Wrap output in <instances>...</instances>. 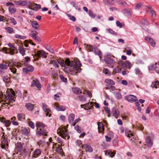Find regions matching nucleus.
I'll return each instance as SVG.
<instances>
[{
    "label": "nucleus",
    "instance_id": "nucleus-61",
    "mask_svg": "<svg viewBox=\"0 0 159 159\" xmlns=\"http://www.w3.org/2000/svg\"><path fill=\"white\" fill-rule=\"evenodd\" d=\"M150 12V13L152 17H155L156 16V14L155 12L153 10H151Z\"/></svg>",
    "mask_w": 159,
    "mask_h": 159
},
{
    "label": "nucleus",
    "instance_id": "nucleus-50",
    "mask_svg": "<svg viewBox=\"0 0 159 159\" xmlns=\"http://www.w3.org/2000/svg\"><path fill=\"white\" fill-rule=\"evenodd\" d=\"M67 16L69 18L70 20L73 21H75L76 20L75 18L73 16H71L69 14H67Z\"/></svg>",
    "mask_w": 159,
    "mask_h": 159
},
{
    "label": "nucleus",
    "instance_id": "nucleus-53",
    "mask_svg": "<svg viewBox=\"0 0 159 159\" xmlns=\"http://www.w3.org/2000/svg\"><path fill=\"white\" fill-rule=\"evenodd\" d=\"M75 129L78 133H80L81 132V128H80L78 125H76L75 127Z\"/></svg>",
    "mask_w": 159,
    "mask_h": 159
},
{
    "label": "nucleus",
    "instance_id": "nucleus-24",
    "mask_svg": "<svg viewBox=\"0 0 159 159\" xmlns=\"http://www.w3.org/2000/svg\"><path fill=\"white\" fill-rule=\"evenodd\" d=\"M31 25L35 30H38L39 27V25L38 23L35 21H33L32 22Z\"/></svg>",
    "mask_w": 159,
    "mask_h": 159
},
{
    "label": "nucleus",
    "instance_id": "nucleus-4",
    "mask_svg": "<svg viewBox=\"0 0 159 159\" xmlns=\"http://www.w3.org/2000/svg\"><path fill=\"white\" fill-rule=\"evenodd\" d=\"M46 131L44 129H40L39 128H37L36 131V134L39 136L44 135H47Z\"/></svg>",
    "mask_w": 159,
    "mask_h": 159
},
{
    "label": "nucleus",
    "instance_id": "nucleus-45",
    "mask_svg": "<svg viewBox=\"0 0 159 159\" xmlns=\"http://www.w3.org/2000/svg\"><path fill=\"white\" fill-rule=\"evenodd\" d=\"M59 77L62 81L65 83H66L67 82V79L65 78L63 75H60L59 76Z\"/></svg>",
    "mask_w": 159,
    "mask_h": 159
},
{
    "label": "nucleus",
    "instance_id": "nucleus-16",
    "mask_svg": "<svg viewBox=\"0 0 159 159\" xmlns=\"http://www.w3.org/2000/svg\"><path fill=\"white\" fill-rule=\"evenodd\" d=\"M98 129L99 133H103L104 130L103 124L101 122L98 123Z\"/></svg>",
    "mask_w": 159,
    "mask_h": 159
},
{
    "label": "nucleus",
    "instance_id": "nucleus-12",
    "mask_svg": "<svg viewBox=\"0 0 159 159\" xmlns=\"http://www.w3.org/2000/svg\"><path fill=\"white\" fill-rule=\"evenodd\" d=\"M64 67V71L67 73H70L71 75L74 74L76 75V74L79 73L80 72H77V71H74V69L70 70L69 67L66 66Z\"/></svg>",
    "mask_w": 159,
    "mask_h": 159
},
{
    "label": "nucleus",
    "instance_id": "nucleus-29",
    "mask_svg": "<svg viewBox=\"0 0 159 159\" xmlns=\"http://www.w3.org/2000/svg\"><path fill=\"white\" fill-rule=\"evenodd\" d=\"M135 74L138 75L140 76L142 75L143 73L140 69L138 68H135L134 70Z\"/></svg>",
    "mask_w": 159,
    "mask_h": 159
},
{
    "label": "nucleus",
    "instance_id": "nucleus-25",
    "mask_svg": "<svg viewBox=\"0 0 159 159\" xmlns=\"http://www.w3.org/2000/svg\"><path fill=\"white\" fill-rule=\"evenodd\" d=\"M123 13L125 14H126L128 16H131L133 14V12L131 10L129 9H125L123 10Z\"/></svg>",
    "mask_w": 159,
    "mask_h": 159
},
{
    "label": "nucleus",
    "instance_id": "nucleus-51",
    "mask_svg": "<svg viewBox=\"0 0 159 159\" xmlns=\"http://www.w3.org/2000/svg\"><path fill=\"white\" fill-rule=\"evenodd\" d=\"M8 45L9 47H11V48H10L9 49H11V50L13 51L17 50L15 46H14L11 43H9L8 44Z\"/></svg>",
    "mask_w": 159,
    "mask_h": 159
},
{
    "label": "nucleus",
    "instance_id": "nucleus-63",
    "mask_svg": "<svg viewBox=\"0 0 159 159\" xmlns=\"http://www.w3.org/2000/svg\"><path fill=\"white\" fill-rule=\"evenodd\" d=\"M104 109L107 113L108 114H111V111L107 107H104Z\"/></svg>",
    "mask_w": 159,
    "mask_h": 159
},
{
    "label": "nucleus",
    "instance_id": "nucleus-54",
    "mask_svg": "<svg viewBox=\"0 0 159 159\" xmlns=\"http://www.w3.org/2000/svg\"><path fill=\"white\" fill-rule=\"evenodd\" d=\"M127 68H129L130 69V68L132 66V65L131 63L128 61H126L125 62Z\"/></svg>",
    "mask_w": 159,
    "mask_h": 159
},
{
    "label": "nucleus",
    "instance_id": "nucleus-38",
    "mask_svg": "<svg viewBox=\"0 0 159 159\" xmlns=\"http://www.w3.org/2000/svg\"><path fill=\"white\" fill-rule=\"evenodd\" d=\"M33 7L34 8L32 10L37 11L38 9L41 8V6L40 5L37 4L36 3H34Z\"/></svg>",
    "mask_w": 159,
    "mask_h": 159
},
{
    "label": "nucleus",
    "instance_id": "nucleus-20",
    "mask_svg": "<svg viewBox=\"0 0 159 159\" xmlns=\"http://www.w3.org/2000/svg\"><path fill=\"white\" fill-rule=\"evenodd\" d=\"M94 52L96 55L99 56L100 59L102 58V52L101 51L97 48H94Z\"/></svg>",
    "mask_w": 159,
    "mask_h": 159
},
{
    "label": "nucleus",
    "instance_id": "nucleus-19",
    "mask_svg": "<svg viewBox=\"0 0 159 159\" xmlns=\"http://www.w3.org/2000/svg\"><path fill=\"white\" fill-rule=\"evenodd\" d=\"M125 134L126 136L128 137L129 138H130V140H132V141H134V139L135 137V136L130 131H125Z\"/></svg>",
    "mask_w": 159,
    "mask_h": 159
},
{
    "label": "nucleus",
    "instance_id": "nucleus-34",
    "mask_svg": "<svg viewBox=\"0 0 159 159\" xmlns=\"http://www.w3.org/2000/svg\"><path fill=\"white\" fill-rule=\"evenodd\" d=\"M56 108L58 111H64L66 109L65 107L61 106H56Z\"/></svg>",
    "mask_w": 159,
    "mask_h": 159
},
{
    "label": "nucleus",
    "instance_id": "nucleus-59",
    "mask_svg": "<svg viewBox=\"0 0 159 159\" xmlns=\"http://www.w3.org/2000/svg\"><path fill=\"white\" fill-rule=\"evenodd\" d=\"M4 124L5 126L7 127L10 125L11 124V122L9 120H6L4 121Z\"/></svg>",
    "mask_w": 159,
    "mask_h": 159
},
{
    "label": "nucleus",
    "instance_id": "nucleus-33",
    "mask_svg": "<svg viewBox=\"0 0 159 159\" xmlns=\"http://www.w3.org/2000/svg\"><path fill=\"white\" fill-rule=\"evenodd\" d=\"M28 109L30 111L32 110L34 108V105L30 103H27L25 105Z\"/></svg>",
    "mask_w": 159,
    "mask_h": 159
},
{
    "label": "nucleus",
    "instance_id": "nucleus-39",
    "mask_svg": "<svg viewBox=\"0 0 159 159\" xmlns=\"http://www.w3.org/2000/svg\"><path fill=\"white\" fill-rule=\"evenodd\" d=\"M14 37L16 39H24L26 38L25 36L21 35L19 34H16L15 35Z\"/></svg>",
    "mask_w": 159,
    "mask_h": 159
},
{
    "label": "nucleus",
    "instance_id": "nucleus-35",
    "mask_svg": "<svg viewBox=\"0 0 159 159\" xmlns=\"http://www.w3.org/2000/svg\"><path fill=\"white\" fill-rule=\"evenodd\" d=\"M22 131V133L25 135H28L30 132V130L29 129L23 128Z\"/></svg>",
    "mask_w": 159,
    "mask_h": 159
},
{
    "label": "nucleus",
    "instance_id": "nucleus-17",
    "mask_svg": "<svg viewBox=\"0 0 159 159\" xmlns=\"http://www.w3.org/2000/svg\"><path fill=\"white\" fill-rule=\"evenodd\" d=\"M112 113L115 117H116L119 114V111L117 108L113 107L112 110Z\"/></svg>",
    "mask_w": 159,
    "mask_h": 159
},
{
    "label": "nucleus",
    "instance_id": "nucleus-36",
    "mask_svg": "<svg viewBox=\"0 0 159 159\" xmlns=\"http://www.w3.org/2000/svg\"><path fill=\"white\" fill-rule=\"evenodd\" d=\"M50 63L52 64L53 66L55 67L58 68L59 66L57 62L54 60H51L50 62Z\"/></svg>",
    "mask_w": 159,
    "mask_h": 159
},
{
    "label": "nucleus",
    "instance_id": "nucleus-15",
    "mask_svg": "<svg viewBox=\"0 0 159 159\" xmlns=\"http://www.w3.org/2000/svg\"><path fill=\"white\" fill-rule=\"evenodd\" d=\"M31 86H35L38 88H40L41 87L39 81L37 79H35L33 80L32 83L31 84Z\"/></svg>",
    "mask_w": 159,
    "mask_h": 159
},
{
    "label": "nucleus",
    "instance_id": "nucleus-6",
    "mask_svg": "<svg viewBox=\"0 0 159 159\" xmlns=\"http://www.w3.org/2000/svg\"><path fill=\"white\" fill-rule=\"evenodd\" d=\"M42 152L41 150L40 149H36L33 152L32 157L33 158H37L39 157Z\"/></svg>",
    "mask_w": 159,
    "mask_h": 159
},
{
    "label": "nucleus",
    "instance_id": "nucleus-22",
    "mask_svg": "<svg viewBox=\"0 0 159 159\" xmlns=\"http://www.w3.org/2000/svg\"><path fill=\"white\" fill-rule=\"evenodd\" d=\"M146 143L147 146L149 147H151L152 145V142L151 140L150 137H148L146 138Z\"/></svg>",
    "mask_w": 159,
    "mask_h": 159
},
{
    "label": "nucleus",
    "instance_id": "nucleus-23",
    "mask_svg": "<svg viewBox=\"0 0 159 159\" xmlns=\"http://www.w3.org/2000/svg\"><path fill=\"white\" fill-rule=\"evenodd\" d=\"M157 63H156L155 64H152L148 66V69L149 70H155V71L157 69Z\"/></svg>",
    "mask_w": 159,
    "mask_h": 159
},
{
    "label": "nucleus",
    "instance_id": "nucleus-14",
    "mask_svg": "<svg viewBox=\"0 0 159 159\" xmlns=\"http://www.w3.org/2000/svg\"><path fill=\"white\" fill-rule=\"evenodd\" d=\"M145 40L148 42L153 47H154L155 46L156 43L151 38L149 37H146L145 38Z\"/></svg>",
    "mask_w": 159,
    "mask_h": 159
},
{
    "label": "nucleus",
    "instance_id": "nucleus-37",
    "mask_svg": "<svg viewBox=\"0 0 159 159\" xmlns=\"http://www.w3.org/2000/svg\"><path fill=\"white\" fill-rule=\"evenodd\" d=\"M106 31L107 32H109L110 34H113L114 35H117V33L111 29H106Z\"/></svg>",
    "mask_w": 159,
    "mask_h": 159
},
{
    "label": "nucleus",
    "instance_id": "nucleus-31",
    "mask_svg": "<svg viewBox=\"0 0 159 159\" xmlns=\"http://www.w3.org/2000/svg\"><path fill=\"white\" fill-rule=\"evenodd\" d=\"M36 127L37 129L39 128L43 129L44 127H45V125L42 123L38 122L36 123Z\"/></svg>",
    "mask_w": 159,
    "mask_h": 159
},
{
    "label": "nucleus",
    "instance_id": "nucleus-2",
    "mask_svg": "<svg viewBox=\"0 0 159 159\" xmlns=\"http://www.w3.org/2000/svg\"><path fill=\"white\" fill-rule=\"evenodd\" d=\"M66 65L70 67H73L74 71H76L77 72H80L81 70L80 68H77L75 65V62L73 61H70L69 58H67L65 60Z\"/></svg>",
    "mask_w": 159,
    "mask_h": 159
},
{
    "label": "nucleus",
    "instance_id": "nucleus-64",
    "mask_svg": "<svg viewBox=\"0 0 159 159\" xmlns=\"http://www.w3.org/2000/svg\"><path fill=\"white\" fill-rule=\"evenodd\" d=\"M116 96L118 99H120L122 98V96L120 93H117L116 94Z\"/></svg>",
    "mask_w": 159,
    "mask_h": 159
},
{
    "label": "nucleus",
    "instance_id": "nucleus-27",
    "mask_svg": "<svg viewBox=\"0 0 159 159\" xmlns=\"http://www.w3.org/2000/svg\"><path fill=\"white\" fill-rule=\"evenodd\" d=\"M115 153L116 152H112L110 150H107L105 152V154L106 155L109 156L111 157H113Z\"/></svg>",
    "mask_w": 159,
    "mask_h": 159
},
{
    "label": "nucleus",
    "instance_id": "nucleus-26",
    "mask_svg": "<svg viewBox=\"0 0 159 159\" xmlns=\"http://www.w3.org/2000/svg\"><path fill=\"white\" fill-rule=\"evenodd\" d=\"M81 106L82 107H83V106H84V108L86 110L92 109V107H93L92 105V104L91 103H88L84 105H81Z\"/></svg>",
    "mask_w": 159,
    "mask_h": 159
},
{
    "label": "nucleus",
    "instance_id": "nucleus-7",
    "mask_svg": "<svg viewBox=\"0 0 159 159\" xmlns=\"http://www.w3.org/2000/svg\"><path fill=\"white\" fill-rule=\"evenodd\" d=\"M3 139H1V145L2 149H5L6 146H8L7 141L5 139L4 135L2 136Z\"/></svg>",
    "mask_w": 159,
    "mask_h": 159
},
{
    "label": "nucleus",
    "instance_id": "nucleus-40",
    "mask_svg": "<svg viewBox=\"0 0 159 159\" xmlns=\"http://www.w3.org/2000/svg\"><path fill=\"white\" fill-rule=\"evenodd\" d=\"M58 62L59 64L62 67H65L66 66V64L65 63V61L64 60H60L58 61Z\"/></svg>",
    "mask_w": 159,
    "mask_h": 159
},
{
    "label": "nucleus",
    "instance_id": "nucleus-49",
    "mask_svg": "<svg viewBox=\"0 0 159 159\" xmlns=\"http://www.w3.org/2000/svg\"><path fill=\"white\" fill-rule=\"evenodd\" d=\"M75 65L76 66L77 68H80V67L82 66V64L80 61L79 60H77V61H76L75 64Z\"/></svg>",
    "mask_w": 159,
    "mask_h": 159
},
{
    "label": "nucleus",
    "instance_id": "nucleus-8",
    "mask_svg": "<svg viewBox=\"0 0 159 159\" xmlns=\"http://www.w3.org/2000/svg\"><path fill=\"white\" fill-rule=\"evenodd\" d=\"M105 62L107 64L110 65V66L112 68L113 65L114 64L115 62L113 58L110 57H107L105 60Z\"/></svg>",
    "mask_w": 159,
    "mask_h": 159
},
{
    "label": "nucleus",
    "instance_id": "nucleus-5",
    "mask_svg": "<svg viewBox=\"0 0 159 159\" xmlns=\"http://www.w3.org/2000/svg\"><path fill=\"white\" fill-rule=\"evenodd\" d=\"M48 54L47 53H46L43 50H39L37 51V53L35 54V55L38 57H41L43 58H46Z\"/></svg>",
    "mask_w": 159,
    "mask_h": 159
},
{
    "label": "nucleus",
    "instance_id": "nucleus-21",
    "mask_svg": "<svg viewBox=\"0 0 159 159\" xmlns=\"http://www.w3.org/2000/svg\"><path fill=\"white\" fill-rule=\"evenodd\" d=\"M86 151L89 152H91L93 151V149L89 145L84 144L83 146Z\"/></svg>",
    "mask_w": 159,
    "mask_h": 159
},
{
    "label": "nucleus",
    "instance_id": "nucleus-62",
    "mask_svg": "<svg viewBox=\"0 0 159 159\" xmlns=\"http://www.w3.org/2000/svg\"><path fill=\"white\" fill-rule=\"evenodd\" d=\"M80 120V119L79 118L76 119L73 121L72 125L73 126H75L76 124Z\"/></svg>",
    "mask_w": 159,
    "mask_h": 159
},
{
    "label": "nucleus",
    "instance_id": "nucleus-30",
    "mask_svg": "<svg viewBox=\"0 0 159 159\" xmlns=\"http://www.w3.org/2000/svg\"><path fill=\"white\" fill-rule=\"evenodd\" d=\"M18 119L20 121H22L25 119L24 115L23 113H18L17 115Z\"/></svg>",
    "mask_w": 159,
    "mask_h": 159
},
{
    "label": "nucleus",
    "instance_id": "nucleus-52",
    "mask_svg": "<svg viewBox=\"0 0 159 159\" xmlns=\"http://www.w3.org/2000/svg\"><path fill=\"white\" fill-rule=\"evenodd\" d=\"M19 52L20 54H21L22 56H24L25 55V51L23 49V48L20 47L19 48Z\"/></svg>",
    "mask_w": 159,
    "mask_h": 159
},
{
    "label": "nucleus",
    "instance_id": "nucleus-60",
    "mask_svg": "<svg viewBox=\"0 0 159 159\" xmlns=\"http://www.w3.org/2000/svg\"><path fill=\"white\" fill-rule=\"evenodd\" d=\"M29 126L32 129H34V123L32 121L29 122Z\"/></svg>",
    "mask_w": 159,
    "mask_h": 159
},
{
    "label": "nucleus",
    "instance_id": "nucleus-55",
    "mask_svg": "<svg viewBox=\"0 0 159 159\" xmlns=\"http://www.w3.org/2000/svg\"><path fill=\"white\" fill-rule=\"evenodd\" d=\"M10 70L14 74H16V68L13 67V66H11V67H10Z\"/></svg>",
    "mask_w": 159,
    "mask_h": 159
},
{
    "label": "nucleus",
    "instance_id": "nucleus-9",
    "mask_svg": "<svg viewBox=\"0 0 159 159\" xmlns=\"http://www.w3.org/2000/svg\"><path fill=\"white\" fill-rule=\"evenodd\" d=\"M142 27L143 29L148 31V29L149 22L146 19H143L142 21Z\"/></svg>",
    "mask_w": 159,
    "mask_h": 159
},
{
    "label": "nucleus",
    "instance_id": "nucleus-13",
    "mask_svg": "<svg viewBox=\"0 0 159 159\" xmlns=\"http://www.w3.org/2000/svg\"><path fill=\"white\" fill-rule=\"evenodd\" d=\"M59 132H60V135L61 136L62 138L64 139H65V137L67 136L68 133L67 130L65 128H64L62 129L61 131H59Z\"/></svg>",
    "mask_w": 159,
    "mask_h": 159
},
{
    "label": "nucleus",
    "instance_id": "nucleus-10",
    "mask_svg": "<svg viewBox=\"0 0 159 159\" xmlns=\"http://www.w3.org/2000/svg\"><path fill=\"white\" fill-rule=\"evenodd\" d=\"M9 65L6 63H3L0 64V73L2 74L4 73V71L3 70H6L7 69Z\"/></svg>",
    "mask_w": 159,
    "mask_h": 159
},
{
    "label": "nucleus",
    "instance_id": "nucleus-57",
    "mask_svg": "<svg viewBox=\"0 0 159 159\" xmlns=\"http://www.w3.org/2000/svg\"><path fill=\"white\" fill-rule=\"evenodd\" d=\"M9 33H12L13 30L12 28L8 27L5 29Z\"/></svg>",
    "mask_w": 159,
    "mask_h": 159
},
{
    "label": "nucleus",
    "instance_id": "nucleus-46",
    "mask_svg": "<svg viewBox=\"0 0 159 159\" xmlns=\"http://www.w3.org/2000/svg\"><path fill=\"white\" fill-rule=\"evenodd\" d=\"M103 72L105 74L107 75H110V72L108 69L104 68L103 70Z\"/></svg>",
    "mask_w": 159,
    "mask_h": 159
},
{
    "label": "nucleus",
    "instance_id": "nucleus-47",
    "mask_svg": "<svg viewBox=\"0 0 159 159\" xmlns=\"http://www.w3.org/2000/svg\"><path fill=\"white\" fill-rule=\"evenodd\" d=\"M76 145L80 147H82V148H83V146L82 144L81 141L80 140H78L76 142Z\"/></svg>",
    "mask_w": 159,
    "mask_h": 159
},
{
    "label": "nucleus",
    "instance_id": "nucleus-44",
    "mask_svg": "<svg viewBox=\"0 0 159 159\" xmlns=\"http://www.w3.org/2000/svg\"><path fill=\"white\" fill-rule=\"evenodd\" d=\"M86 45L87 49L89 51H92L93 49V46L91 45H87L86 44H84V45Z\"/></svg>",
    "mask_w": 159,
    "mask_h": 159
},
{
    "label": "nucleus",
    "instance_id": "nucleus-41",
    "mask_svg": "<svg viewBox=\"0 0 159 159\" xmlns=\"http://www.w3.org/2000/svg\"><path fill=\"white\" fill-rule=\"evenodd\" d=\"M9 10L10 13H15L16 11V9L12 6H10L9 7Z\"/></svg>",
    "mask_w": 159,
    "mask_h": 159
},
{
    "label": "nucleus",
    "instance_id": "nucleus-11",
    "mask_svg": "<svg viewBox=\"0 0 159 159\" xmlns=\"http://www.w3.org/2000/svg\"><path fill=\"white\" fill-rule=\"evenodd\" d=\"M125 99L129 102H132L137 100V98L135 96L130 95L125 96Z\"/></svg>",
    "mask_w": 159,
    "mask_h": 159
},
{
    "label": "nucleus",
    "instance_id": "nucleus-48",
    "mask_svg": "<svg viewBox=\"0 0 159 159\" xmlns=\"http://www.w3.org/2000/svg\"><path fill=\"white\" fill-rule=\"evenodd\" d=\"M79 99L80 101L84 102L86 100V98L84 95H82L79 97Z\"/></svg>",
    "mask_w": 159,
    "mask_h": 159
},
{
    "label": "nucleus",
    "instance_id": "nucleus-1",
    "mask_svg": "<svg viewBox=\"0 0 159 159\" xmlns=\"http://www.w3.org/2000/svg\"><path fill=\"white\" fill-rule=\"evenodd\" d=\"M7 94L8 95V97L6 98L5 102L7 104L10 105V103H13L15 101L14 99L15 93L11 89L7 92Z\"/></svg>",
    "mask_w": 159,
    "mask_h": 159
},
{
    "label": "nucleus",
    "instance_id": "nucleus-28",
    "mask_svg": "<svg viewBox=\"0 0 159 159\" xmlns=\"http://www.w3.org/2000/svg\"><path fill=\"white\" fill-rule=\"evenodd\" d=\"M105 82L109 85H114L115 83L114 81L110 79H106L105 80Z\"/></svg>",
    "mask_w": 159,
    "mask_h": 159
},
{
    "label": "nucleus",
    "instance_id": "nucleus-18",
    "mask_svg": "<svg viewBox=\"0 0 159 159\" xmlns=\"http://www.w3.org/2000/svg\"><path fill=\"white\" fill-rule=\"evenodd\" d=\"M75 115L74 114L71 113L70 114L68 117V120L69 123L72 125L73 122V120L74 119Z\"/></svg>",
    "mask_w": 159,
    "mask_h": 159
},
{
    "label": "nucleus",
    "instance_id": "nucleus-42",
    "mask_svg": "<svg viewBox=\"0 0 159 159\" xmlns=\"http://www.w3.org/2000/svg\"><path fill=\"white\" fill-rule=\"evenodd\" d=\"M56 151L59 152H61L62 151V149L61 146L60 145H57L56 147Z\"/></svg>",
    "mask_w": 159,
    "mask_h": 159
},
{
    "label": "nucleus",
    "instance_id": "nucleus-32",
    "mask_svg": "<svg viewBox=\"0 0 159 159\" xmlns=\"http://www.w3.org/2000/svg\"><path fill=\"white\" fill-rule=\"evenodd\" d=\"M72 91L73 93L77 94H80L82 93L80 89L78 88H74L72 89Z\"/></svg>",
    "mask_w": 159,
    "mask_h": 159
},
{
    "label": "nucleus",
    "instance_id": "nucleus-43",
    "mask_svg": "<svg viewBox=\"0 0 159 159\" xmlns=\"http://www.w3.org/2000/svg\"><path fill=\"white\" fill-rule=\"evenodd\" d=\"M3 81L6 83H8L10 81V78L7 76H4L3 78Z\"/></svg>",
    "mask_w": 159,
    "mask_h": 159
},
{
    "label": "nucleus",
    "instance_id": "nucleus-56",
    "mask_svg": "<svg viewBox=\"0 0 159 159\" xmlns=\"http://www.w3.org/2000/svg\"><path fill=\"white\" fill-rule=\"evenodd\" d=\"M83 93L84 94H86L89 97H91L92 95L91 93L88 90H85L84 92Z\"/></svg>",
    "mask_w": 159,
    "mask_h": 159
},
{
    "label": "nucleus",
    "instance_id": "nucleus-58",
    "mask_svg": "<svg viewBox=\"0 0 159 159\" xmlns=\"http://www.w3.org/2000/svg\"><path fill=\"white\" fill-rule=\"evenodd\" d=\"M34 4V3H32L30 1L27 2V5L28 7V8H30L31 10H32V9L31 8V7L33 6Z\"/></svg>",
    "mask_w": 159,
    "mask_h": 159
},
{
    "label": "nucleus",
    "instance_id": "nucleus-3",
    "mask_svg": "<svg viewBox=\"0 0 159 159\" xmlns=\"http://www.w3.org/2000/svg\"><path fill=\"white\" fill-rule=\"evenodd\" d=\"M43 109L45 112V115L46 116H48L50 117L51 115L50 113L51 110L50 109L47 108V106L44 103H42Z\"/></svg>",
    "mask_w": 159,
    "mask_h": 159
}]
</instances>
